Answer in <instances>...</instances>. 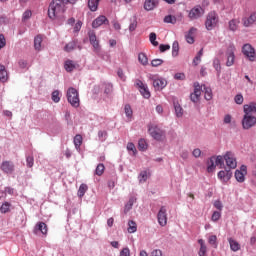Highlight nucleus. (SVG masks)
Listing matches in <instances>:
<instances>
[{
  "mask_svg": "<svg viewBox=\"0 0 256 256\" xmlns=\"http://www.w3.org/2000/svg\"><path fill=\"white\" fill-rule=\"evenodd\" d=\"M65 13V8L61 0H52L48 8V17L50 19H56V17H61Z\"/></svg>",
  "mask_w": 256,
  "mask_h": 256,
  "instance_id": "nucleus-1",
  "label": "nucleus"
},
{
  "mask_svg": "<svg viewBox=\"0 0 256 256\" xmlns=\"http://www.w3.org/2000/svg\"><path fill=\"white\" fill-rule=\"evenodd\" d=\"M218 23H219V15H217L215 11H211L206 16L205 27L207 31H213V29L217 27Z\"/></svg>",
  "mask_w": 256,
  "mask_h": 256,
  "instance_id": "nucleus-2",
  "label": "nucleus"
},
{
  "mask_svg": "<svg viewBox=\"0 0 256 256\" xmlns=\"http://www.w3.org/2000/svg\"><path fill=\"white\" fill-rule=\"evenodd\" d=\"M67 100L68 103H70V105L72 107H79L80 105V100H79V92L77 91V89L70 87L67 91Z\"/></svg>",
  "mask_w": 256,
  "mask_h": 256,
  "instance_id": "nucleus-3",
  "label": "nucleus"
},
{
  "mask_svg": "<svg viewBox=\"0 0 256 256\" xmlns=\"http://www.w3.org/2000/svg\"><path fill=\"white\" fill-rule=\"evenodd\" d=\"M256 125V117L251 115L249 112H244L242 119V129L249 130Z\"/></svg>",
  "mask_w": 256,
  "mask_h": 256,
  "instance_id": "nucleus-4",
  "label": "nucleus"
},
{
  "mask_svg": "<svg viewBox=\"0 0 256 256\" xmlns=\"http://www.w3.org/2000/svg\"><path fill=\"white\" fill-rule=\"evenodd\" d=\"M148 131L151 137H153V139H155L156 141H162L163 137H165V131H163L157 125H150Z\"/></svg>",
  "mask_w": 256,
  "mask_h": 256,
  "instance_id": "nucleus-5",
  "label": "nucleus"
},
{
  "mask_svg": "<svg viewBox=\"0 0 256 256\" xmlns=\"http://www.w3.org/2000/svg\"><path fill=\"white\" fill-rule=\"evenodd\" d=\"M202 15H205V9L197 5L189 11L188 17L191 21H195L196 19H200Z\"/></svg>",
  "mask_w": 256,
  "mask_h": 256,
  "instance_id": "nucleus-6",
  "label": "nucleus"
},
{
  "mask_svg": "<svg viewBox=\"0 0 256 256\" xmlns=\"http://www.w3.org/2000/svg\"><path fill=\"white\" fill-rule=\"evenodd\" d=\"M135 85L138 91H140L142 97H144V99H150L151 92L149 91V87L147 86V84H144L141 80H136Z\"/></svg>",
  "mask_w": 256,
  "mask_h": 256,
  "instance_id": "nucleus-7",
  "label": "nucleus"
},
{
  "mask_svg": "<svg viewBox=\"0 0 256 256\" xmlns=\"http://www.w3.org/2000/svg\"><path fill=\"white\" fill-rule=\"evenodd\" d=\"M224 161L226 162V165L230 169H236L237 168V159H235V154L233 152L228 151L224 155Z\"/></svg>",
  "mask_w": 256,
  "mask_h": 256,
  "instance_id": "nucleus-8",
  "label": "nucleus"
},
{
  "mask_svg": "<svg viewBox=\"0 0 256 256\" xmlns=\"http://www.w3.org/2000/svg\"><path fill=\"white\" fill-rule=\"evenodd\" d=\"M88 37L90 45H92L94 51H96V53H98V51H101V45L99 44V39H97V34H95V31L90 30L88 32Z\"/></svg>",
  "mask_w": 256,
  "mask_h": 256,
  "instance_id": "nucleus-9",
  "label": "nucleus"
},
{
  "mask_svg": "<svg viewBox=\"0 0 256 256\" xmlns=\"http://www.w3.org/2000/svg\"><path fill=\"white\" fill-rule=\"evenodd\" d=\"M242 52L250 61H255V48L251 46V44H245L242 48Z\"/></svg>",
  "mask_w": 256,
  "mask_h": 256,
  "instance_id": "nucleus-10",
  "label": "nucleus"
},
{
  "mask_svg": "<svg viewBox=\"0 0 256 256\" xmlns=\"http://www.w3.org/2000/svg\"><path fill=\"white\" fill-rule=\"evenodd\" d=\"M158 223L161 227L167 225V208L162 206L157 214Z\"/></svg>",
  "mask_w": 256,
  "mask_h": 256,
  "instance_id": "nucleus-11",
  "label": "nucleus"
},
{
  "mask_svg": "<svg viewBox=\"0 0 256 256\" xmlns=\"http://www.w3.org/2000/svg\"><path fill=\"white\" fill-rule=\"evenodd\" d=\"M200 97H201V85H199V82H195L194 92L190 94V100L192 101V103H198Z\"/></svg>",
  "mask_w": 256,
  "mask_h": 256,
  "instance_id": "nucleus-12",
  "label": "nucleus"
},
{
  "mask_svg": "<svg viewBox=\"0 0 256 256\" xmlns=\"http://www.w3.org/2000/svg\"><path fill=\"white\" fill-rule=\"evenodd\" d=\"M101 25H109V19H107V16L100 15L92 22L93 29H99Z\"/></svg>",
  "mask_w": 256,
  "mask_h": 256,
  "instance_id": "nucleus-13",
  "label": "nucleus"
},
{
  "mask_svg": "<svg viewBox=\"0 0 256 256\" xmlns=\"http://www.w3.org/2000/svg\"><path fill=\"white\" fill-rule=\"evenodd\" d=\"M1 171L7 175H11L15 171V164L11 161H3L0 166Z\"/></svg>",
  "mask_w": 256,
  "mask_h": 256,
  "instance_id": "nucleus-14",
  "label": "nucleus"
},
{
  "mask_svg": "<svg viewBox=\"0 0 256 256\" xmlns=\"http://www.w3.org/2000/svg\"><path fill=\"white\" fill-rule=\"evenodd\" d=\"M245 175H247V166L242 165L240 170L235 171V179L238 183H243L245 181Z\"/></svg>",
  "mask_w": 256,
  "mask_h": 256,
  "instance_id": "nucleus-15",
  "label": "nucleus"
},
{
  "mask_svg": "<svg viewBox=\"0 0 256 256\" xmlns=\"http://www.w3.org/2000/svg\"><path fill=\"white\" fill-rule=\"evenodd\" d=\"M42 233V235H47V231H48V228H47V224H45V222H38L34 229H33V233L34 235H37V233Z\"/></svg>",
  "mask_w": 256,
  "mask_h": 256,
  "instance_id": "nucleus-16",
  "label": "nucleus"
},
{
  "mask_svg": "<svg viewBox=\"0 0 256 256\" xmlns=\"http://www.w3.org/2000/svg\"><path fill=\"white\" fill-rule=\"evenodd\" d=\"M153 87L155 91H161L167 87V80L165 79H154L153 80Z\"/></svg>",
  "mask_w": 256,
  "mask_h": 256,
  "instance_id": "nucleus-17",
  "label": "nucleus"
},
{
  "mask_svg": "<svg viewBox=\"0 0 256 256\" xmlns=\"http://www.w3.org/2000/svg\"><path fill=\"white\" fill-rule=\"evenodd\" d=\"M256 22V12H252L249 17H244L242 23L244 27H251Z\"/></svg>",
  "mask_w": 256,
  "mask_h": 256,
  "instance_id": "nucleus-18",
  "label": "nucleus"
},
{
  "mask_svg": "<svg viewBox=\"0 0 256 256\" xmlns=\"http://www.w3.org/2000/svg\"><path fill=\"white\" fill-rule=\"evenodd\" d=\"M137 203V198L135 196H131L128 200V202L125 204L124 207V213L127 215L132 209L133 205Z\"/></svg>",
  "mask_w": 256,
  "mask_h": 256,
  "instance_id": "nucleus-19",
  "label": "nucleus"
},
{
  "mask_svg": "<svg viewBox=\"0 0 256 256\" xmlns=\"http://www.w3.org/2000/svg\"><path fill=\"white\" fill-rule=\"evenodd\" d=\"M206 165H207V172L213 173V171L217 169V165L215 164V156H211L210 158H208Z\"/></svg>",
  "mask_w": 256,
  "mask_h": 256,
  "instance_id": "nucleus-20",
  "label": "nucleus"
},
{
  "mask_svg": "<svg viewBox=\"0 0 256 256\" xmlns=\"http://www.w3.org/2000/svg\"><path fill=\"white\" fill-rule=\"evenodd\" d=\"M159 5V2L157 0H145L144 2V9L145 11H153L155 7Z\"/></svg>",
  "mask_w": 256,
  "mask_h": 256,
  "instance_id": "nucleus-21",
  "label": "nucleus"
},
{
  "mask_svg": "<svg viewBox=\"0 0 256 256\" xmlns=\"http://www.w3.org/2000/svg\"><path fill=\"white\" fill-rule=\"evenodd\" d=\"M201 91L205 93L204 99H206V101H211V99H213V90H211V88L207 87L206 85H202Z\"/></svg>",
  "mask_w": 256,
  "mask_h": 256,
  "instance_id": "nucleus-22",
  "label": "nucleus"
},
{
  "mask_svg": "<svg viewBox=\"0 0 256 256\" xmlns=\"http://www.w3.org/2000/svg\"><path fill=\"white\" fill-rule=\"evenodd\" d=\"M195 31H197V28L192 27L190 28L188 33L185 35V39L187 43H189V45H193L195 43V38H193V33H195Z\"/></svg>",
  "mask_w": 256,
  "mask_h": 256,
  "instance_id": "nucleus-23",
  "label": "nucleus"
},
{
  "mask_svg": "<svg viewBox=\"0 0 256 256\" xmlns=\"http://www.w3.org/2000/svg\"><path fill=\"white\" fill-rule=\"evenodd\" d=\"M244 113H256V102H250L243 106Z\"/></svg>",
  "mask_w": 256,
  "mask_h": 256,
  "instance_id": "nucleus-24",
  "label": "nucleus"
},
{
  "mask_svg": "<svg viewBox=\"0 0 256 256\" xmlns=\"http://www.w3.org/2000/svg\"><path fill=\"white\" fill-rule=\"evenodd\" d=\"M7 79H9V74L7 73V70L5 69V65L0 64V81L2 83H6Z\"/></svg>",
  "mask_w": 256,
  "mask_h": 256,
  "instance_id": "nucleus-25",
  "label": "nucleus"
},
{
  "mask_svg": "<svg viewBox=\"0 0 256 256\" xmlns=\"http://www.w3.org/2000/svg\"><path fill=\"white\" fill-rule=\"evenodd\" d=\"M226 55H227L226 66L231 67L233 63H235V52H233V50H228Z\"/></svg>",
  "mask_w": 256,
  "mask_h": 256,
  "instance_id": "nucleus-26",
  "label": "nucleus"
},
{
  "mask_svg": "<svg viewBox=\"0 0 256 256\" xmlns=\"http://www.w3.org/2000/svg\"><path fill=\"white\" fill-rule=\"evenodd\" d=\"M215 164L216 167H219V169H223L225 167V156H215Z\"/></svg>",
  "mask_w": 256,
  "mask_h": 256,
  "instance_id": "nucleus-27",
  "label": "nucleus"
},
{
  "mask_svg": "<svg viewBox=\"0 0 256 256\" xmlns=\"http://www.w3.org/2000/svg\"><path fill=\"white\" fill-rule=\"evenodd\" d=\"M64 68L67 73H71L76 68L75 62H73V60H67L64 64Z\"/></svg>",
  "mask_w": 256,
  "mask_h": 256,
  "instance_id": "nucleus-28",
  "label": "nucleus"
},
{
  "mask_svg": "<svg viewBox=\"0 0 256 256\" xmlns=\"http://www.w3.org/2000/svg\"><path fill=\"white\" fill-rule=\"evenodd\" d=\"M99 1L101 0H88V7L90 11L95 12L99 8Z\"/></svg>",
  "mask_w": 256,
  "mask_h": 256,
  "instance_id": "nucleus-29",
  "label": "nucleus"
},
{
  "mask_svg": "<svg viewBox=\"0 0 256 256\" xmlns=\"http://www.w3.org/2000/svg\"><path fill=\"white\" fill-rule=\"evenodd\" d=\"M41 43H43V37H41V35H37L34 38V49H36V51H41Z\"/></svg>",
  "mask_w": 256,
  "mask_h": 256,
  "instance_id": "nucleus-30",
  "label": "nucleus"
},
{
  "mask_svg": "<svg viewBox=\"0 0 256 256\" xmlns=\"http://www.w3.org/2000/svg\"><path fill=\"white\" fill-rule=\"evenodd\" d=\"M228 241L232 251L236 252L239 251V249H241V245H239V242L233 240V238H229Z\"/></svg>",
  "mask_w": 256,
  "mask_h": 256,
  "instance_id": "nucleus-31",
  "label": "nucleus"
},
{
  "mask_svg": "<svg viewBox=\"0 0 256 256\" xmlns=\"http://www.w3.org/2000/svg\"><path fill=\"white\" fill-rule=\"evenodd\" d=\"M89 189V187L87 186V184H81L79 189H78V192H77V195L78 197L81 199L82 197L85 196V193H87V190Z\"/></svg>",
  "mask_w": 256,
  "mask_h": 256,
  "instance_id": "nucleus-32",
  "label": "nucleus"
},
{
  "mask_svg": "<svg viewBox=\"0 0 256 256\" xmlns=\"http://www.w3.org/2000/svg\"><path fill=\"white\" fill-rule=\"evenodd\" d=\"M76 47H77V40H74L65 45L64 51H66L67 53H71V51H73Z\"/></svg>",
  "mask_w": 256,
  "mask_h": 256,
  "instance_id": "nucleus-33",
  "label": "nucleus"
},
{
  "mask_svg": "<svg viewBox=\"0 0 256 256\" xmlns=\"http://www.w3.org/2000/svg\"><path fill=\"white\" fill-rule=\"evenodd\" d=\"M124 113L127 117V119H129L131 121V119H133V109L131 108V105L126 104L124 106Z\"/></svg>",
  "mask_w": 256,
  "mask_h": 256,
  "instance_id": "nucleus-34",
  "label": "nucleus"
},
{
  "mask_svg": "<svg viewBox=\"0 0 256 256\" xmlns=\"http://www.w3.org/2000/svg\"><path fill=\"white\" fill-rule=\"evenodd\" d=\"M137 29V16H133L130 18V25H129V31L130 33H133Z\"/></svg>",
  "mask_w": 256,
  "mask_h": 256,
  "instance_id": "nucleus-35",
  "label": "nucleus"
},
{
  "mask_svg": "<svg viewBox=\"0 0 256 256\" xmlns=\"http://www.w3.org/2000/svg\"><path fill=\"white\" fill-rule=\"evenodd\" d=\"M136 232H137V223L133 220H129L128 233H136Z\"/></svg>",
  "mask_w": 256,
  "mask_h": 256,
  "instance_id": "nucleus-36",
  "label": "nucleus"
},
{
  "mask_svg": "<svg viewBox=\"0 0 256 256\" xmlns=\"http://www.w3.org/2000/svg\"><path fill=\"white\" fill-rule=\"evenodd\" d=\"M213 67L217 71V75L219 77V75H221V61L219 60V58H215L213 60Z\"/></svg>",
  "mask_w": 256,
  "mask_h": 256,
  "instance_id": "nucleus-37",
  "label": "nucleus"
},
{
  "mask_svg": "<svg viewBox=\"0 0 256 256\" xmlns=\"http://www.w3.org/2000/svg\"><path fill=\"white\" fill-rule=\"evenodd\" d=\"M11 211V203L4 202L0 207L1 213H9Z\"/></svg>",
  "mask_w": 256,
  "mask_h": 256,
  "instance_id": "nucleus-38",
  "label": "nucleus"
},
{
  "mask_svg": "<svg viewBox=\"0 0 256 256\" xmlns=\"http://www.w3.org/2000/svg\"><path fill=\"white\" fill-rule=\"evenodd\" d=\"M179 55V42L174 41L172 44V57H177Z\"/></svg>",
  "mask_w": 256,
  "mask_h": 256,
  "instance_id": "nucleus-39",
  "label": "nucleus"
},
{
  "mask_svg": "<svg viewBox=\"0 0 256 256\" xmlns=\"http://www.w3.org/2000/svg\"><path fill=\"white\" fill-rule=\"evenodd\" d=\"M83 143V137L79 134H77L75 137H74V145L76 147V149H79L81 147Z\"/></svg>",
  "mask_w": 256,
  "mask_h": 256,
  "instance_id": "nucleus-40",
  "label": "nucleus"
},
{
  "mask_svg": "<svg viewBox=\"0 0 256 256\" xmlns=\"http://www.w3.org/2000/svg\"><path fill=\"white\" fill-rule=\"evenodd\" d=\"M164 23H171L172 25H175V23H177V17L173 15H167L164 17Z\"/></svg>",
  "mask_w": 256,
  "mask_h": 256,
  "instance_id": "nucleus-41",
  "label": "nucleus"
},
{
  "mask_svg": "<svg viewBox=\"0 0 256 256\" xmlns=\"http://www.w3.org/2000/svg\"><path fill=\"white\" fill-rule=\"evenodd\" d=\"M95 173L98 175V177H101V175L105 173V165L103 163L98 164Z\"/></svg>",
  "mask_w": 256,
  "mask_h": 256,
  "instance_id": "nucleus-42",
  "label": "nucleus"
},
{
  "mask_svg": "<svg viewBox=\"0 0 256 256\" xmlns=\"http://www.w3.org/2000/svg\"><path fill=\"white\" fill-rule=\"evenodd\" d=\"M138 61H140L142 65H147L149 63V59L147 58V55H145V53H140L138 55Z\"/></svg>",
  "mask_w": 256,
  "mask_h": 256,
  "instance_id": "nucleus-43",
  "label": "nucleus"
},
{
  "mask_svg": "<svg viewBox=\"0 0 256 256\" xmlns=\"http://www.w3.org/2000/svg\"><path fill=\"white\" fill-rule=\"evenodd\" d=\"M139 151H147V142L145 139H140L138 142Z\"/></svg>",
  "mask_w": 256,
  "mask_h": 256,
  "instance_id": "nucleus-44",
  "label": "nucleus"
},
{
  "mask_svg": "<svg viewBox=\"0 0 256 256\" xmlns=\"http://www.w3.org/2000/svg\"><path fill=\"white\" fill-rule=\"evenodd\" d=\"M174 109L177 117H183V108L179 104H174Z\"/></svg>",
  "mask_w": 256,
  "mask_h": 256,
  "instance_id": "nucleus-45",
  "label": "nucleus"
},
{
  "mask_svg": "<svg viewBox=\"0 0 256 256\" xmlns=\"http://www.w3.org/2000/svg\"><path fill=\"white\" fill-rule=\"evenodd\" d=\"M243 101H245V99L243 98V94L239 93L234 97V102L236 103V105H243Z\"/></svg>",
  "mask_w": 256,
  "mask_h": 256,
  "instance_id": "nucleus-46",
  "label": "nucleus"
},
{
  "mask_svg": "<svg viewBox=\"0 0 256 256\" xmlns=\"http://www.w3.org/2000/svg\"><path fill=\"white\" fill-rule=\"evenodd\" d=\"M149 39H150V43H152L154 45V47H157L159 45V42L156 41L157 34H155L154 32L150 33Z\"/></svg>",
  "mask_w": 256,
  "mask_h": 256,
  "instance_id": "nucleus-47",
  "label": "nucleus"
},
{
  "mask_svg": "<svg viewBox=\"0 0 256 256\" xmlns=\"http://www.w3.org/2000/svg\"><path fill=\"white\" fill-rule=\"evenodd\" d=\"M208 243L213 246L214 249H217V236L212 235L208 239Z\"/></svg>",
  "mask_w": 256,
  "mask_h": 256,
  "instance_id": "nucleus-48",
  "label": "nucleus"
},
{
  "mask_svg": "<svg viewBox=\"0 0 256 256\" xmlns=\"http://www.w3.org/2000/svg\"><path fill=\"white\" fill-rule=\"evenodd\" d=\"M52 101L54 103H59L61 101V97H59V90H55L52 92Z\"/></svg>",
  "mask_w": 256,
  "mask_h": 256,
  "instance_id": "nucleus-49",
  "label": "nucleus"
},
{
  "mask_svg": "<svg viewBox=\"0 0 256 256\" xmlns=\"http://www.w3.org/2000/svg\"><path fill=\"white\" fill-rule=\"evenodd\" d=\"M138 179H139V183H145V181H147V171L144 170L140 172Z\"/></svg>",
  "mask_w": 256,
  "mask_h": 256,
  "instance_id": "nucleus-50",
  "label": "nucleus"
},
{
  "mask_svg": "<svg viewBox=\"0 0 256 256\" xmlns=\"http://www.w3.org/2000/svg\"><path fill=\"white\" fill-rule=\"evenodd\" d=\"M104 93L105 95H111V93H113V85L104 84Z\"/></svg>",
  "mask_w": 256,
  "mask_h": 256,
  "instance_id": "nucleus-51",
  "label": "nucleus"
},
{
  "mask_svg": "<svg viewBox=\"0 0 256 256\" xmlns=\"http://www.w3.org/2000/svg\"><path fill=\"white\" fill-rule=\"evenodd\" d=\"M163 63H164L163 59H154L151 61L152 67H159L163 65Z\"/></svg>",
  "mask_w": 256,
  "mask_h": 256,
  "instance_id": "nucleus-52",
  "label": "nucleus"
},
{
  "mask_svg": "<svg viewBox=\"0 0 256 256\" xmlns=\"http://www.w3.org/2000/svg\"><path fill=\"white\" fill-rule=\"evenodd\" d=\"M7 45V40L5 39V35L0 34V51Z\"/></svg>",
  "mask_w": 256,
  "mask_h": 256,
  "instance_id": "nucleus-53",
  "label": "nucleus"
},
{
  "mask_svg": "<svg viewBox=\"0 0 256 256\" xmlns=\"http://www.w3.org/2000/svg\"><path fill=\"white\" fill-rule=\"evenodd\" d=\"M159 49L161 53H165V51H169L171 49V46L169 44H160Z\"/></svg>",
  "mask_w": 256,
  "mask_h": 256,
  "instance_id": "nucleus-54",
  "label": "nucleus"
},
{
  "mask_svg": "<svg viewBox=\"0 0 256 256\" xmlns=\"http://www.w3.org/2000/svg\"><path fill=\"white\" fill-rule=\"evenodd\" d=\"M219 219H221V212L219 211H214L212 214V221H219Z\"/></svg>",
  "mask_w": 256,
  "mask_h": 256,
  "instance_id": "nucleus-55",
  "label": "nucleus"
},
{
  "mask_svg": "<svg viewBox=\"0 0 256 256\" xmlns=\"http://www.w3.org/2000/svg\"><path fill=\"white\" fill-rule=\"evenodd\" d=\"M34 161H35V159L33 158V156H28L26 158L27 167H29V168L33 167Z\"/></svg>",
  "mask_w": 256,
  "mask_h": 256,
  "instance_id": "nucleus-56",
  "label": "nucleus"
},
{
  "mask_svg": "<svg viewBox=\"0 0 256 256\" xmlns=\"http://www.w3.org/2000/svg\"><path fill=\"white\" fill-rule=\"evenodd\" d=\"M127 149L128 151H132L134 155L137 153V148H135V144H133L132 142H129L127 144Z\"/></svg>",
  "mask_w": 256,
  "mask_h": 256,
  "instance_id": "nucleus-57",
  "label": "nucleus"
},
{
  "mask_svg": "<svg viewBox=\"0 0 256 256\" xmlns=\"http://www.w3.org/2000/svg\"><path fill=\"white\" fill-rule=\"evenodd\" d=\"M218 179H220L221 181H223L225 183L226 170H221L218 172Z\"/></svg>",
  "mask_w": 256,
  "mask_h": 256,
  "instance_id": "nucleus-58",
  "label": "nucleus"
},
{
  "mask_svg": "<svg viewBox=\"0 0 256 256\" xmlns=\"http://www.w3.org/2000/svg\"><path fill=\"white\" fill-rule=\"evenodd\" d=\"M214 207L218 209V211H223V203L221 202V200H216L214 202Z\"/></svg>",
  "mask_w": 256,
  "mask_h": 256,
  "instance_id": "nucleus-59",
  "label": "nucleus"
},
{
  "mask_svg": "<svg viewBox=\"0 0 256 256\" xmlns=\"http://www.w3.org/2000/svg\"><path fill=\"white\" fill-rule=\"evenodd\" d=\"M117 75L121 79V81H126L127 80V77L123 73V69L119 68L118 71H117Z\"/></svg>",
  "mask_w": 256,
  "mask_h": 256,
  "instance_id": "nucleus-60",
  "label": "nucleus"
},
{
  "mask_svg": "<svg viewBox=\"0 0 256 256\" xmlns=\"http://www.w3.org/2000/svg\"><path fill=\"white\" fill-rule=\"evenodd\" d=\"M201 149L196 148L192 151V155L193 157H195V159H199V157H201Z\"/></svg>",
  "mask_w": 256,
  "mask_h": 256,
  "instance_id": "nucleus-61",
  "label": "nucleus"
},
{
  "mask_svg": "<svg viewBox=\"0 0 256 256\" xmlns=\"http://www.w3.org/2000/svg\"><path fill=\"white\" fill-rule=\"evenodd\" d=\"M229 29L230 31H237V23L235 22V20H231L229 22Z\"/></svg>",
  "mask_w": 256,
  "mask_h": 256,
  "instance_id": "nucleus-62",
  "label": "nucleus"
},
{
  "mask_svg": "<svg viewBox=\"0 0 256 256\" xmlns=\"http://www.w3.org/2000/svg\"><path fill=\"white\" fill-rule=\"evenodd\" d=\"M120 256H131V251L129 250V248H123L120 251Z\"/></svg>",
  "mask_w": 256,
  "mask_h": 256,
  "instance_id": "nucleus-63",
  "label": "nucleus"
},
{
  "mask_svg": "<svg viewBox=\"0 0 256 256\" xmlns=\"http://www.w3.org/2000/svg\"><path fill=\"white\" fill-rule=\"evenodd\" d=\"M152 256H163V252L160 249L153 250L151 253Z\"/></svg>",
  "mask_w": 256,
  "mask_h": 256,
  "instance_id": "nucleus-64",
  "label": "nucleus"
}]
</instances>
